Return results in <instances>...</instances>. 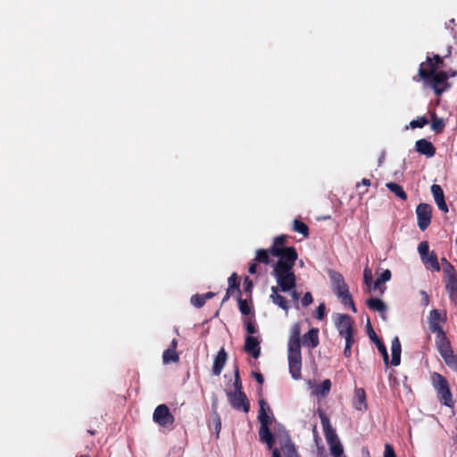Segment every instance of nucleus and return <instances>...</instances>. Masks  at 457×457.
<instances>
[{
  "mask_svg": "<svg viewBox=\"0 0 457 457\" xmlns=\"http://www.w3.org/2000/svg\"><path fill=\"white\" fill-rule=\"evenodd\" d=\"M288 236L279 235L274 237L271 246L269 249H258L255 252L253 262L268 265L271 262L270 256L277 257L278 261L273 264L271 271L275 278L277 286L271 287L270 301L284 310L286 312L290 309L288 300L279 292H287L296 287V277L294 272V266L298 254L294 246H287Z\"/></svg>",
  "mask_w": 457,
  "mask_h": 457,
  "instance_id": "f257e3e1",
  "label": "nucleus"
},
{
  "mask_svg": "<svg viewBox=\"0 0 457 457\" xmlns=\"http://www.w3.org/2000/svg\"><path fill=\"white\" fill-rule=\"evenodd\" d=\"M328 276L331 280L333 293L340 299L341 303L350 307L353 312H356L357 309L343 275L337 271L329 270Z\"/></svg>",
  "mask_w": 457,
  "mask_h": 457,
  "instance_id": "f03ea898",
  "label": "nucleus"
},
{
  "mask_svg": "<svg viewBox=\"0 0 457 457\" xmlns=\"http://www.w3.org/2000/svg\"><path fill=\"white\" fill-rule=\"evenodd\" d=\"M431 381L439 402L447 407H453L454 402L447 379L440 373L434 372L431 374Z\"/></svg>",
  "mask_w": 457,
  "mask_h": 457,
  "instance_id": "7ed1b4c3",
  "label": "nucleus"
},
{
  "mask_svg": "<svg viewBox=\"0 0 457 457\" xmlns=\"http://www.w3.org/2000/svg\"><path fill=\"white\" fill-rule=\"evenodd\" d=\"M444 60L438 54H434L433 58L428 56L425 62L420 63L418 76L413 77V80L418 81L419 79L428 81L431 76L437 72L436 70L443 67Z\"/></svg>",
  "mask_w": 457,
  "mask_h": 457,
  "instance_id": "20e7f679",
  "label": "nucleus"
},
{
  "mask_svg": "<svg viewBox=\"0 0 457 457\" xmlns=\"http://www.w3.org/2000/svg\"><path fill=\"white\" fill-rule=\"evenodd\" d=\"M153 420L160 427L172 428L175 418L170 411L169 407L162 403L158 405L153 413Z\"/></svg>",
  "mask_w": 457,
  "mask_h": 457,
  "instance_id": "39448f33",
  "label": "nucleus"
},
{
  "mask_svg": "<svg viewBox=\"0 0 457 457\" xmlns=\"http://www.w3.org/2000/svg\"><path fill=\"white\" fill-rule=\"evenodd\" d=\"M448 72L440 71L435 72L431 78L425 82L431 87L436 96H440L451 87V84L448 82Z\"/></svg>",
  "mask_w": 457,
  "mask_h": 457,
  "instance_id": "423d86ee",
  "label": "nucleus"
},
{
  "mask_svg": "<svg viewBox=\"0 0 457 457\" xmlns=\"http://www.w3.org/2000/svg\"><path fill=\"white\" fill-rule=\"evenodd\" d=\"M335 326L341 337L353 336V320L348 314H337L335 320Z\"/></svg>",
  "mask_w": 457,
  "mask_h": 457,
  "instance_id": "0eeeda50",
  "label": "nucleus"
},
{
  "mask_svg": "<svg viewBox=\"0 0 457 457\" xmlns=\"http://www.w3.org/2000/svg\"><path fill=\"white\" fill-rule=\"evenodd\" d=\"M418 226L424 231L431 223L432 208L428 204H420L416 208Z\"/></svg>",
  "mask_w": 457,
  "mask_h": 457,
  "instance_id": "6e6552de",
  "label": "nucleus"
},
{
  "mask_svg": "<svg viewBox=\"0 0 457 457\" xmlns=\"http://www.w3.org/2000/svg\"><path fill=\"white\" fill-rule=\"evenodd\" d=\"M230 405L237 410L247 413L250 410V403L246 395L243 391L231 393L228 395Z\"/></svg>",
  "mask_w": 457,
  "mask_h": 457,
  "instance_id": "1a4fd4ad",
  "label": "nucleus"
},
{
  "mask_svg": "<svg viewBox=\"0 0 457 457\" xmlns=\"http://www.w3.org/2000/svg\"><path fill=\"white\" fill-rule=\"evenodd\" d=\"M446 270L449 278L445 281V290L451 302L457 307V275H454L453 270L449 267Z\"/></svg>",
  "mask_w": 457,
  "mask_h": 457,
  "instance_id": "9d476101",
  "label": "nucleus"
},
{
  "mask_svg": "<svg viewBox=\"0 0 457 457\" xmlns=\"http://www.w3.org/2000/svg\"><path fill=\"white\" fill-rule=\"evenodd\" d=\"M319 417L320 419V422L322 425L323 433L326 438L327 443H331L338 440V436L337 435L336 430L332 427L330 420L327 414L323 411H319Z\"/></svg>",
  "mask_w": 457,
  "mask_h": 457,
  "instance_id": "9b49d317",
  "label": "nucleus"
},
{
  "mask_svg": "<svg viewBox=\"0 0 457 457\" xmlns=\"http://www.w3.org/2000/svg\"><path fill=\"white\" fill-rule=\"evenodd\" d=\"M436 346L442 358L453 353L451 342L447 338L445 331L436 333Z\"/></svg>",
  "mask_w": 457,
  "mask_h": 457,
  "instance_id": "f8f14e48",
  "label": "nucleus"
},
{
  "mask_svg": "<svg viewBox=\"0 0 457 457\" xmlns=\"http://www.w3.org/2000/svg\"><path fill=\"white\" fill-rule=\"evenodd\" d=\"M261 424L260 429H259V437L260 441L262 443H265L267 445V447L269 450H271L273 448V445L275 444L274 436L270 429V425L271 424L270 421H259Z\"/></svg>",
  "mask_w": 457,
  "mask_h": 457,
  "instance_id": "ddd939ff",
  "label": "nucleus"
},
{
  "mask_svg": "<svg viewBox=\"0 0 457 457\" xmlns=\"http://www.w3.org/2000/svg\"><path fill=\"white\" fill-rule=\"evenodd\" d=\"M368 335L370 339L374 342L378 347V352L381 353L383 357V361L385 365L387 367L389 364V356L387 353V350L386 345L383 344V342L378 337L377 334L375 333L374 329L372 328L370 320H368Z\"/></svg>",
  "mask_w": 457,
  "mask_h": 457,
  "instance_id": "4468645a",
  "label": "nucleus"
},
{
  "mask_svg": "<svg viewBox=\"0 0 457 457\" xmlns=\"http://www.w3.org/2000/svg\"><path fill=\"white\" fill-rule=\"evenodd\" d=\"M445 320H446L445 316L442 317V314L438 310H436V309L432 310L429 312V317H428L429 329L433 333H436V334L444 331V329L442 328V327L440 325V321L445 322Z\"/></svg>",
  "mask_w": 457,
  "mask_h": 457,
  "instance_id": "2eb2a0df",
  "label": "nucleus"
},
{
  "mask_svg": "<svg viewBox=\"0 0 457 457\" xmlns=\"http://www.w3.org/2000/svg\"><path fill=\"white\" fill-rule=\"evenodd\" d=\"M244 350L257 359L261 354L260 341L257 337L247 336L245 340Z\"/></svg>",
  "mask_w": 457,
  "mask_h": 457,
  "instance_id": "dca6fc26",
  "label": "nucleus"
},
{
  "mask_svg": "<svg viewBox=\"0 0 457 457\" xmlns=\"http://www.w3.org/2000/svg\"><path fill=\"white\" fill-rule=\"evenodd\" d=\"M430 190L438 209L445 213L448 212V206L445 203V194L442 187L439 185L434 184L431 186Z\"/></svg>",
  "mask_w": 457,
  "mask_h": 457,
  "instance_id": "f3484780",
  "label": "nucleus"
},
{
  "mask_svg": "<svg viewBox=\"0 0 457 457\" xmlns=\"http://www.w3.org/2000/svg\"><path fill=\"white\" fill-rule=\"evenodd\" d=\"M289 372L292 378L298 380L302 378V356L287 357Z\"/></svg>",
  "mask_w": 457,
  "mask_h": 457,
  "instance_id": "a211bd4d",
  "label": "nucleus"
},
{
  "mask_svg": "<svg viewBox=\"0 0 457 457\" xmlns=\"http://www.w3.org/2000/svg\"><path fill=\"white\" fill-rule=\"evenodd\" d=\"M415 149L421 154H424L428 157H432L436 154V147L433 144L427 139H420L415 144Z\"/></svg>",
  "mask_w": 457,
  "mask_h": 457,
  "instance_id": "6ab92c4d",
  "label": "nucleus"
},
{
  "mask_svg": "<svg viewBox=\"0 0 457 457\" xmlns=\"http://www.w3.org/2000/svg\"><path fill=\"white\" fill-rule=\"evenodd\" d=\"M319 329L316 328H311L303 336V345L304 346L313 349L319 345Z\"/></svg>",
  "mask_w": 457,
  "mask_h": 457,
  "instance_id": "aec40b11",
  "label": "nucleus"
},
{
  "mask_svg": "<svg viewBox=\"0 0 457 457\" xmlns=\"http://www.w3.org/2000/svg\"><path fill=\"white\" fill-rule=\"evenodd\" d=\"M228 287L227 289L224 298L222 299V303L226 302L234 294L235 291L237 292L238 295H241V291L239 288L240 281L237 273L231 274V276L228 279Z\"/></svg>",
  "mask_w": 457,
  "mask_h": 457,
  "instance_id": "412c9836",
  "label": "nucleus"
},
{
  "mask_svg": "<svg viewBox=\"0 0 457 457\" xmlns=\"http://www.w3.org/2000/svg\"><path fill=\"white\" fill-rule=\"evenodd\" d=\"M228 354L224 348H221L213 361L212 373L215 376H220L227 361Z\"/></svg>",
  "mask_w": 457,
  "mask_h": 457,
  "instance_id": "4be33fe9",
  "label": "nucleus"
},
{
  "mask_svg": "<svg viewBox=\"0 0 457 457\" xmlns=\"http://www.w3.org/2000/svg\"><path fill=\"white\" fill-rule=\"evenodd\" d=\"M391 277L392 273L388 269L383 270L382 273L374 281L373 290H378L379 295H383L386 289V287L384 284L389 281Z\"/></svg>",
  "mask_w": 457,
  "mask_h": 457,
  "instance_id": "5701e85b",
  "label": "nucleus"
},
{
  "mask_svg": "<svg viewBox=\"0 0 457 457\" xmlns=\"http://www.w3.org/2000/svg\"><path fill=\"white\" fill-rule=\"evenodd\" d=\"M391 351H392L391 365L398 366L401 362V353H402V345H401L398 337H395L392 340Z\"/></svg>",
  "mask_w": 457,
  "mask_h": 457,
  "instance_id": "b1692460",
  "label": "nucleus"
},
{
  "mask_svg": "<svg viewBox=\"0 0 457 457\" xmlns=\"http://www.w3.org/2000/svg\"><path fill=\"white\" fill-rule=\"evenodd\" d=\"M367 306L373 312H379L382 316L386 312V303L379 298H370L366 302Z\"/></svg>",
  "mask_w": 457,
  "mask_h": 457,
  "instance_id": "393cba45",
  "label": "nucleus"
},
{
  "mask_svg": "<svg viewBox=\"0 0 457 457\" xmlns=\"http://www.w3.org/2000/svg\"><path fill=\"white\" fill-rule=\"evenodd\" d=\"M259 412H258V420L259 421H270L271 418L270 413H271V409L268 403L264 399L259 400Z\"/></svg>",
  "mask_w": 457,
  "mask_h": 457,
  "instance_id": "a878e982",
  "label": "nucleus"
},
{
  "mask_svg": "<svg viewBox=\"0 0 457 457\" xmlns=\"http://www.w3.org/2000/svg\"><path fill=\"white\" fill-rule=\"evenodd\" d=\"M302 356L301 340H291L287 342V357Z\"/></svg>",
  "mask_w": 457,
  "mask_h": 457,
  "instance_id": "bb28decb",
  "label": "nucleus"
},
{
  "mask_svg": "<svg viewBox=\"0 0 457 457\" xmlns=\"http://www.w3.org/2000/svg\"><path fill=\"white\" fill-rule=\"evenodd\" d=\"M330 388H331V381H330V379L327 378V379L323 380L320 384L316 386V387L314 389V394L318 396L325 397L329 394Z\"/></svg>",
  "mask_w": 457,
  "mask_h": 457,
  "instance_id": "cd10ccee",
  "label": "nucleus"
},
{
  "mask_svg": "<svg viewBox=\"0 0 457 457\" xmlns=\"http://www.w3.org/2000/svg\"><path fill=\"white\" fill-rule=\"evenodd\" d=\"M428 269H431L435 271L440 270V265L437 260L436 254L432 252L422 260Z\"/></svg>",
  "mask_w": 457,
  "mask_h": 457,
  "instance_id": "c85d7f7f",
  "label": "nucleus"
},
{
  "mask_svg": "<svg viewBox=\"0 0 457 457\" xmlns=\"http://www.w3.org/2000/svg\"><path fill=\"white\" fill-rule=\"evenodd\" d=\"M386 187L388 190H390L392 193H394L397 197H399L402 200L407 199V194L403 190V187L395 183V182H388L386 184Z\"/></svg>",
  "mask_w": 457,
  "mask_h": 457,
  "instance_id": "c756f323",
  "label": "nucleus"
},
{
  "mask_svg": "<svg viewBox=\"0 0 457 457\" xmlns=\"http://www.w3.org/2000/svg\"><path fill=\"white\" fill-rule=\"evenodd\" d=\"M355 399L357 401L355 404V408L357 410H366L367 409V403H366V393L363 388H357L355 390Z\"/></svg>",
  "mask_w": 457,
  "mask_h": 457,
  "instance_id": "7c9ffc66",
  "label": "nucleus"
},
{
  "mask_svg": "<svg viewBox=\"0 0 457 457\" xmlns=\"http://www.w3.org/2000/svg\"><path fill=\"white\" fill-rule=\"evenodd\" d=\"M281 450L286 457H299L294 444L287 438L284 445H281Z\"/></svg>",
  "mask_w": 457,
  "mask_h": 457,
  "instance_id": "2f4dec72",
  "label": "nucleus"
},
{
  "mask_svg": "<svg viewBox=\"0 0 457 457\" xmlns=\"http://www.w3.org/2000/svg\"><path fill=\"white\" fill-rule=\"evenodd\" d=\"M179 361L177 351L166 349L162 353V362L164 364L176 363Z\"/></svg>",
  "mask_w": 457,
  "mask_h": 457,
  "instance_id": "473e14b6",
  "label": "nucleus"
},
{
  "mask_svg": "<svg viewBox=\"0 0 457 457\" xmlns=\"http://www.w3.org/2000/svg\"><path fill=\"white\" fill-rule=\"evenodd\" d=\"M293 230L295 232L302 234L304 237L309 236L308 226L298 219H295L293 222Z\"/></svg>",
  "mask_w": 457,
  "mask_h": 457,
  "instance_id": "72a5a7b5",
  "label": "nucleus"
},
{
  "mask_svg": "<svg viewBox=\"0 0 457 457\" xmlns=\"http://www.w3.org/2000/svg\"><path fill=\"white\" fill-rule=\"evenodd\" d=\"M329 445V450L331 455L334 457H342L344 453L343 445L340 443V440H337L328 444Z\"/></svg>",
  "mask_w": 457,
  "mask_h": 457,
  "instance_id": "f704fd0d",
  "label": "nucleus"
},
{
  "mask_svg": "<svg viewBox=\"0 0 457 457\" xmlns=\"http://www.w3.org/2000/svg\"><path fill=\"white\" fill-rule=\"evenodd\" d=\"M445 123L442 119L438 118L435 113L432 115L431 129L436 133H441L444 130Z\"/></svg>",
  "mask_w": 457,
  "mask_h": 457,
  "instance_id": "c9c22d12",
  "label": "nucleus"
},
{
  "mask_svg": "<svg viewBox=\"0 0 457 457\" xmlns=\"http://www.w3.org/2000/svg\"><path fill=\"white\" fill-rule=\"evenodd\" d=\"M444 361L445 364L452 369L453 371L457 372V355L454 353H452L446 356H445Z\"/></svg>",
  "mask_w": 457,
  "mask_h": 457,
  "instance_id": "e433bc0d",
  "label": "nucleus"
},
{
  "mask_svg": "<svg viewBox=\"0 0 457 457\" xmlns=\"http://www.w3.org/2000/svg\"><path fill=\"white\" fill-rule=\"evenodd\" d=\"M363 282L369 287L370 290L373 289V277L371 270L369 267H365L363 270Z\"/></svg>",
  "mask_w": 457,
  "mask_h": 457,
  "instance_id": "4c0bfd02",
  "label": "nucleus"
},
{
  "mask_svg": "<svg viewBox=\"0 0 457 457\" xmlns=\"http://www.w3.org/2000/svg\"><path fill=\"white\" fill-rule=\"evenodd\" d=\"M238 307L243 315H249L251 313V306L246 300L241 298V295H238Z\"/></svg>",
  "mask_w": 457,
  "mask_h": 457,
  "instance_id": "58836bf2",
  "label": "nucleus"
},
{
  "mask_svg": "<svg viewBox=\"0 0 457 457\" xmlns=\"http://www.w3.org/2000/svg\"><path fill=\"white\" fill-rule=\"evenodd\" d=\"M291 340H301V326L299 323H295L290 329L289 338Z\"/></svg>",
  "mask_w": 457,
  "mask_h": 457,
  "instance_id": "ea45409f",
  "label": "nucleus"
},
{
  "mask_svg": "<svg viewBox=\"0 0 457 457\" xmlns=\"http://www.w3.org/2000/svg\"><path fill=\"white\" fill-rule=\"evenodd\" d=\"M345 345L344 349V355L345 358H350L352 355V345L354 343L353 336L344 337Z\"/></svg>",
  "mask_w": 457,
  "mask_h": 457,
  "instance_id": "a19ab883",
  "label": "nucleus"
},
{
  "mask_svg": "<svg viewBox=\"0 0 457 457\" xmlns=\"http://www.w3.org/2000/svg\"><path fill=\"white\" fill-rule=\"evenodd\" d=\"M418 252L421 257V260H425V257L429 254V245L427 241H422L419 244Z\"/></svg>",
  "mask_w": 457,
  "mask_h": 457,
  "instance_id": "79ce46f5",
  "label": "nucleus"
},
{
  "mask_svg": "<svg viewBox=\"0 0 457 457\" xmlns=\"http://www.w3.org/2000/svg\"><path fill=\"white\" fill-rule=\"evenodd\" d=\"M245 329L248 333L249 336H252L255 333H257V328L254 324V321L251 319H246L244 322Z\"/></svg>",
  "mask_w": 457,
  "mask_h": 457,
  "instance_id": "37998d69",
  "label": "nucleus"
},
{
  "mask_svg": "<svg viewBox=\"0 0 457 457\" xmlns=\"http://www.w3.org/2000/svg\"><path fill=\"white\" fill-rule=\"evenodd\" d=\"M428 122L426 117H419L416 120H413L410 122V126L412 129L423 128Z\"/></svg>",
  "mask_w": 457,
  "mask_h": 457,
  "instance_id": "c03bdc74",
  "label": "nucleus"
},
{
  "mask_svg": "<svg viewBox=\"0 0 457 457\" xmlns=\"http://www.w3.org/2000/svg\"><path fill=\"white\" fill-rule=\"evenodd\" d=\"M443 263V273H444V282L448 279V276L446 273V269L449 267L452 270H453L454 275H457L455 268L444 257L441 259Z\"/></svg>",
  "mask_w": 457,
  "mask_h": 457,
  "instance_id": "a18cd8bd",
  "label": "nucleus"
},
{
  "mask_svg": "<svg viewBox=\"0 0 457 457\" xmlns=\"http://www.w3.org/2000/svg\"><path fill=\"white\" fill-rule=\"evenodd\" d=\"M190 302L191 303L197 307V308H201L204 305L205 303V301L204 299V296L202 295H194L191 296V299H190Z\"/></svg>",
  "mask_w": 457,
  "mask_h": 457,
  "instance_id": "49530a36",
  "label": "nucleus"
},
{
  "mask_svg": "<svg viewBox=\"0 0 457 457\" xmlns=\"http://www.w3.org/2000/svg\"><path fill=\"white\" fill-rule=\"evenodd\" d=\"M312 302H313V297H312V293H310V292H306L301 300V303L303 307L309 306L310 304L312 303Z\"/></svg>",
  "mask_w": 457,
  "mask_h": 457,
  "instance_id": "de8ad7c7",
  "label": "nucleus"
},
{
  "mask_svg": "<svg viewBox=\"0 0 457 457\" xmlns=\"http://www.w3.org/2000/svg\"><path fill=\"white\" fill-rule=\"evenodd\" d=\"M326 315V307L324 303H320L316 310V318L323 320Z\"/></svg>",
  "mask_w": 457,
  "mask_h": 457,
  "instance_id": "09e8293b",
  "label": "nucleus"
},
{
  "mask_svg": "<svg viewBox=\"0 0 457 457\" xmlns=\"http://www.w3.org/2000/svg\"><path fill=\"white\" fill-rule=\"evenodd\" d=\"M384 457H396L394 447L389 444L385 445Z\"/></svg>",
  "mask_w": 457,
  "mask_h": 457,
  "instance_id": "8fccbe9b",
  "label": "nucleus"
},
{
  "mask_svg": "<svg viewBox=\"0 0 457 457\" xmlns=\"http://www.w3.org/2000/svg\"><path fill=\"white\" fill-rule=\"evenodd\" d=\"M287 293H289L290 294V296L292 298V300L294 301L295 303V306L296 308H298V301H299V298H300V295L299 293L295 290V287L294 288H292L290 291H287Z\"/></svg>",
  "mask_w": 457,
  "mask_h": 457,
  "instance_id": "3c124183",
  "label": "nucleus"
},
{
  "mask_svg": "<svg viewBox=\"0 0 457 457\" xmlns=\"http://www.w3.org/2000/svg\"><path fill=\"white\" fill-rule=\"evenodd\" d=\"M236 392L242 391V383L239 377V371L237 369L235 372V382H234Z\"/></svg>",
  "mask_w": 457,
  "mask_h": 457,
  "instance_id": "603ef678",
  "label": "nucleus"
},
{
  "mask_svg": "<svg viewBox=\"0 0 457 457\" xmlns=\"http://www.w3.org/2000/svg\"><path fill=\"white\" fill-rule=\"evenodd\" d=\"M253 287V281L248 277H245V279H244V289H245V291L251 293Z\"/></svg>",
  "mask_w": 457,
  "mask_h": 457,
  "instance_id": "864d4df0",
  "label": "nucleus"
},
{
  "mask_svg": "<svg viewBox=\"0 0 457 457\" xmlns=\"http://www.w3.org/2000/svg\"><path fill=\"white\" fill-rule=\"evenodd\" d=\"M253 376L259 385L262 386L264 383V378L260 372H253Z\"/></svg>",
  "mask_w": 457,
  "mask_h": 457,
  "instance_id": "5fc2aeb1",
  "label": "nucleus"
},
{
  "mask_svg": "<svg viewBox=\"0 0 457 457\" xmlns=\"http://www.w3.org/2000/svg\"><path fill=\"white\" fill-rule=\"evenodd\" d=\"M257 262L252 261V262L249 265L248 271L251 274H255L257 272Z\"/></svg>",
  "mask_w": 457,
  "mask_h": 457,
  "instance_id": "6e6d98bb",
  "label": "nucleus"
},
{
  "mask_svg": "<svg viewBox=\"0 0 457 457\" xmlns=\"http://www.w3.org/2000/svg\"><path fill=\"white\" fill-rule=\"evenodd\" d=\"M178 347V340L176 338L172 339L168 349L177 351Z\"/></svg>",
  "mask_w": 457,
  "mask_h": 457,
  "instance_id": "4d7b16f0",
  "label": "nucleus"
},
{
  "mask_svg": "<svg viewBox=\"0 0 457 457\" xmlns=\"http://www.w3.org/2000/svg\"><path fill=\"white\" fill-rule=\"evenodd\" d=\"M272 456L271 457H281L280 452L278 448H272Z\"/></svg>",
  "mask_w": 457,
  "mask_h": 457,
  "instance_id": "13d9d810",
  "label": "nucleus"
},
{
  "mask_svg": "<svg viewBox=\"0 0 457 457\" xmlns=\"http://www.w3.org/2000/svg\"><path fill=\"white\" fill-rule=\"evenodd\" d=\"M202 295L204 296V299L206 302V300L212 298L214 296V294L212 293V292H208V293H206L204 295Z\"/></svg>",
  "mask_w": 457,
  "mask_h": 457,
  "instance_id": "bf43d9fd",
  "label": "nucleus"
},
{
  "mask_svg": "<svg viewBox=\"0 0 457 457\" xmlns=\"http://www.w3.org/2000/svg\"><path fill=\"white\" fill-rule=\"evenodd\" d=\"M361 184H362L364 187H370V186L371 182H370V180L369 179H362V180H361Z\"/></svg>",
  "mask_w": 457,
  "mask_h": 457,
  "instance_id": "052dcab7",
  "label": "nucleus"
},
{
  "mask_svg": "<svg viewBox=\"0 0 457 457\" xmlns=\"http://www.w3.org/2000/svg\"><path fill=\"white\" fill-rule=\"evenodd\" d=\"M448 72V76L455 77L457 75V71L450 70Z\"/></svg>",
  "mask_w": 457,
  "mask_h": 457,
  "instance_id": "680f3d73",
  "label": "nucleus"
},
{
  "mask_svg": "<svg viewBox=\"0 0 457 457\" xmlns=\"http://www.w3.org/2000/svg\"><path fill=\"white\" fill-rule=\"evenodd\" d=\"M317 457H328V454L324 451H320L318 453Z\"/></svg>",
  "mask_w": 457,
  "mask_h": 457,
  "instance_id": "e2e57ef3",
  "label": "nucleus"
},
{
  "mask_svg": "<svg viewBox=\"0 0 457 457\" xmlns=\"http://www.w3.org/2000/svg\"><path fill=\"white\" fill-rule=\"evenodd\" d=\"M220 419H218V422L216 424V430H217V433H219L220 429Z\"/></svg>",
  "mask_w": 457,
  "mask_h": 457,
  "instance_id": "0e129e2a",
  "label": "nucleus"
},
{
  "mask_svg": "<svg viewBox=\"0 0 457 457\" xmlns=\"http://www.w3.org/2000/svg\"><path fill=\"white\" fill-rule=\"evenodd\" d=\"M422 294L424 295L425 298H424V301L426 302V303H428V295L423 291Z\"/></svg>",
  "mask_w": 457,
  "mask_h": 457,
  "instance_id": "69168bd1",
  "label": "nucleus"
},
{
  "mask_svg": "<svg viewBox=\"0 0 457 457\" xmlns=\"http://www.w3.org/2000/svg\"><path fill=\"white\" fill-rule=\"evenodd\" d=\"M367 191H368V189L366 188V189H365V190H363V191H360V192H359V194H360V195H364Z\"/></svg>",
  "mask_w": 457,
  "mask_h": 457,
  "instance_id": "338daca9",
  "label": "nucleus"
},
{
  "mask_svg": "<svg viewBox=\"0 0 457 457\" xmlns=\"http://www.w3.org/2000/svg\"><path fill=\"white\" fill-rule=\"evenodd\" d=\"M88 433H90L91 435L95 434V432L93 430H88Z\"/></svg>",
  "mask_w": 457,
  "mask_h": 457,
  "instance_id": "774afa93",
  "label": "nucleus"
}]
</instances>
